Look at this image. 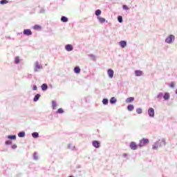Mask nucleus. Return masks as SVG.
Listing matches in <instances>:
<instances>
[{"mask_svg": "<svg viewBox=\"0 0 177 177\" xmlns=\"http://www.w3.org/2000/svg\"><path fill=\"white\" fill-rule=\"evenodd\" d=\"M148 114H149V117H154V109L149 108L148 109Z\"/></svg>", "mask_w": 177, "mask_h": 177, "instance_id": "7", "label": "nucleus"}, {"mask_svg": "<svg viewBox=\"0 0 177 177\" xmlns=\"http://www.w3.org/2000/svg\"><path fill=\"white\" fill-rule=\"evenodd\" d=\"M62 21H63V23H67V21H68V19L66 17H62L61 18Z\"/></svg>", "mask_w": 177, "mask_h": 177, "instance_id": "20", "label": "nucleus"}, {"mask_svg": "<svg viewBox=\"0 0 177 177\" xmlns=\"http://www.w3.org/2000/svg\"><path fill=\"white\" fill-rule=\"evenodd\" d=\"M166 143H165V140L162 139V140H159L158 141H157L154 145H153V150H157V149H158V147H161V146H165Z\"/></svg>", "mask_w": 177, "mask_h": 177, "instance_id": "1", "label": "nucleus"}, {"mask_svg": "<svg viewBox=\"0 0 177 177\" xmlns=\"http://www.w3.org/2000/svg\"><path fill=\"white\" fill-rule=\"evenodd\" d=\"M163 98L165 99V100H168V99H169V93H165V95L163 96Z\"/></svg>", "mask_w": 177, "mask_h": 177, "instance_id": "18", "label": "nucleus"}, {"mask_svg": "<svg viewBox=\"0 0 177 177\" xmlns=\"http://www.w3.org/2000/svg\"><path fill=\"white\" fill-rule=\"evenodd\" d=\"M98 20L100 23H104V21H106V19L103 17H98Z\"/></svg>", "mask_w": 177, "mask_h": 177, "instance_id": "28", "label": "nucleus"}, {"mask_svg": "<svg viewBox=\"0 0 177 177\" xmlns=\"http://www.w3.org/2000/svg\"><path fill=\"white\" fill-rule=\"evenodd\" d=\"M176 93L177 94V89L176 90Z\"/></svg>", "mask_w": 177, "mask_h": 177, "instance_id": "40", "label": "nucleus"}, {"mask_svg": "<svg viewBox=\"0 0 177 177\" xmlns=\"http://www.w3.org/2000/svg\"><path fill=\"white\" fill-rule=\"evenodd\" d=\"M135 100V98L133 97H130L127 98L126 103H131V102H133Z\"/></svg>", "mask_w": 177, "mask_h": 177, "instance_id": "13", "label": "nucleus"}, {"mask_svg": "<svg viewBox=\"0 0 177 177\" xmlns=\"http://www.w3.org/2000/svg\"><path fill=\"white\" fill-rule=\"evenodd\" d=\"M57 113L58 114H63V113H64V111L63 110V109L59 108V109L57 111Z\"/></svg>", "mask_w": 177, "mask_h": 177, "instance_id": "25", "label": "nucleus"}, {"mask_svg": "<svg viewBox=\"0 0 177 177\" xmlns=\"http://www.w3.org/2000/svg\"><path fill=\"white\" fill-rule=\"evenodd\" d=\"M39 97H41V95L39 94H37L35 97H34V102H37V100L39 99Z\"/></svg>", "mask_w": 177, "mask_h": 177, "instance_id": "21", "label": "nucleus"}, {"mask_svg": "<svg viewBox=\"0 0 177 177\" xmlns=\"http://www.w3.org/2000/svg\"><path fill=\"white\" fill-rule=\"evenodd\" d=\"M6 145H12V141H10V140L6 141Z\"/></svg>", "mask_w": 177, "mask_h": 177, "instance_id": "37", "label": "nucleus"}, {"mask_svg": "<svg viewBox=\"0 0 177 177\" xmlns=\"http://www.w3.org/2000/svg\"><path fill=\"white\" fill-rule=\"evenodd\" d=\"M1 5H6V3H9V1L8 0H1L0 1Z\"/></svg>", "mask_w": 177, "mask_h": 177, "instance_id": "22", "label": "nucleus"}, {"mask_svg": "<svg viewBox=\"0 0 177 177\" xmlns=\"http://www.w3.org/2000/svg\"><path fill=\"white\" fill-rule=\"evenodd\" d=\"M41 89H42V91H46V89H48V84H43L41 85Z\"/></svg>", "mask_w": 177, "mask_h": 177, "instance_id": "17", "label": "nucleus"}, {"mask_svg": "<svg viewBox=\"0 0 177 177\" xmlns=\"http://www.w3.org/2000/svg\"><path fill=\"white\" fill-rule=\"evenodd\" d=\"M74 71L76 74H80L81 73V68L79 66H76L74 68Z\"/></svg>", "mask_w": 177, "mask_h": 177, "instance_id": "11", "label": "nucleus"}, {"mask_svg": "<svg viewBox=\"0 0 177 177\" xmlns=\"http://www.w3.org/2000/svg\"><path fill=\"white\" fill-rule=\"evenodd\" d=\"M41 27L39 25H35L33 26V30H41Z\"/></svg>", "mask_w": 177, "mask_h": 177, "instance_id": "24", "label": "nucleus"}, {"mask_svg": "<svg viewBox=\"0 0 177 177\" xmlns=\"http://www.w3.org/2000/svg\"><path fill=\"white\" fill-rule=\"evenodd\" d=\"M65 49L66 50H68V52H71V50H73V45L71 44H67L65 46Z\"/></svg>", "mask_w": 177, "mask_h": 177, "instance_id": "9", "label": "nucleus"}, {"mask_svg": "<svg viewBox=\"0 0 177 177\" xmlns=\"http://www.w3.org/2000/svg\"><path fill=\"white\" fill-rule=\"evenodd\" d=\"M135 74H136V77H140L142 75L143 72H142V71H136Z\"/></svg>", "mask_w": 177, "mask_h": 177, "instance_id": "12", "label": "nucleus"}, {"mask_svg": "<svg viewBox=\"0 0 177 177\" xmlns=\"http://www.w3.org/2000/svg\"><path fill=\"white\" fill-rule=\"evenodd\" d=\"M170 88H175V82H171L170 83Z\"/></svg>", "mask_w": 177, "mask_h": 177, "instance_id": "35", "label": "nucleus"}, {"mask_svg": "<svg viewBox=\"0 0 177 177\" xmlns=\"http://www.w3.org/2000/svg\"><path fill=\"white\" fill-rule=\"evenodd\" d=\"M133 109H134V106H133V105H132V104H129V105H128V106H127V110H129V111H133Z\"/></svg>", "mask_w": 177, "mask_h": 177, "instance_id": "16", "label": "nucleus"}, {"mask_svg": "<svg viewBox=\"0 0 177 177\" xmlns=\"http://www.w3.org/2000/svg\"><path fill=\"white\" fill-rule=\"evenodd\" d=\"M107 74L109 78H113V77H114V71H113V69H109L107 71Z\"/></svg>", "mask_w": 177, "mask_h": 177, "instance_id": "6", "label": "nucleus"}, {"mask_svg": "<svg viewBox=\"0 0 177 177\" xmlns=\"http://www.w3.org/2000/svg\"><path fill=\"white\" fill-rule=\"evenodd\" d=\"M120 45L122 48H125V46H127V41H120Z\"/></svg>", "mask_w": 177, "mask_h": 177, "instance_id": "14", "label": "nucleus"}, {"mask_svg": "<svg viewBox=\"0 0 177 177\" xmlns=\"http://www.w3.org/2000/svg\"><path fill=\"white\" fill-rule=\"evenodd\" d=\"M41 69V65H39V63L36 62L35 64V71H39V70Z\"/></svg>", "mask_w": 177, "mask_h": 177, "instance_id": "10", "label": "nucleus"}, {"mask_svg": "<svg viewBox=\"0 0 177 177\" xmlns=\"http://www.w3.org/2000/svg\"><path fill=\"white\" fill-rule=\"evenodd\" d=\"M116 102H117V99H115V97H113L111 98L110 103H111L113 104Z\"/></svg>", "mask_w": 177, "mask_h": 177, "instance_id": "19", "label": "nucleus"}, {"mask_svg": "<svg viewBox=\"0 0 177 177\" xmlns=\"http://www.w3.org/2000/svg\"><path fill=\"white\" fill-rule=\"evenodd\" d=\"M33 91H37V86H33Z\"/></svg>", "mask_w": 177, "mask_h": 177, "instance_id": "39", "label": "nucleus"}, {"mask_svg": "<svg viewBox=\"0 0 177 177\" xmlns=\"http://www.w3.org/2000/svg\"><path fill=\"white\" fill-rule=\"evenodd\" d=\"M149 142V139L142 138V140H140L139 147H143L146 146V145H148Z\"/></svg>", "mask_w": 177, "mask_h": 177, "instance_id": "2", "label": "nucleus"}, {"mask_svg": "<svg viewBox=\"0 0 177 177\" xmlns=\"http://www.w3.org/2000/svg\"><path fill=\"white\" fill-rule=\"evenodd\" d=\"M130 149H131V150H136V149H138V145H136V142H131L130 143Z\"/></svg>", "mask_w": 177, "mask_h": 177, "instance_id": "4", "label": "nucleus"}, {"mask_svg": "<svg viewBox=\"0 0 177 177\" xmlns=\"http://www.w3.org/2000/svg\"><path fill=\"white\" fill-rule=\"evenodd\" d=\"M162 96H163L162 93H160L157 95V97H158V99H161V97H162Z\"/></svg>", "mask_w": 177, "mask_h": 177, "instance_id": "34", "label": "nucleus"}, {"mask_svg": "<svg viewBox=\"0 0 177 177\" xmlns=\"http://www.w3.org/2000/svg\"><path fill=\"white\" fill-rule=\"evenodd\" d=\"M102 103H103V104H108V103H109V100H107V99H103V100H102Z\"/></svg>", "mask_w": 177, "mask_h": 177, "instance_id": "32", "label": "nucleus"}, {"mask_svg": "<svg viewBox=\"0 0 177 177\" xmlns=\"http://www.w3.org/2000/svg\"><path fill=\"white\" fill-rule=\"evenodd\" d=\"M57 106V105L56 104V101H52V107L53 110L56 109Z\"/></svg>", "mask_w": 177, "mask_h": 177, "instance_id": "23", "label": "nucleus"}, {"mask_svg": "<svg viewBox=\"0 0 177 177\" xmlns=\"http://www.w3.org/2000/svg\"><path fill=\"white\" fill-rule=\"evenodd\" d=\"M93 146L95 147V149H99L100 147V142L97 140L93 141Z\"/></svg>", "mask_w": 177, "mask_h": 177, "instance_id": "5", "label": "nucleus"}, {"mask_svg": "<svg viewBox=\"0 0 177 177\" xmlns=\"http://www.w3.org/2000/svg\"><path fill=\"white\" fill-rule=\"evenodd\" d=\"M123 9H124V10H129V8H128V7L127 6V5H124V6H123Z\"/></svg>", "mask_w": 177, "mask_h": 177, "instance_id": "36", "label": "nucleus"}, {"mask_svg": "<svg viewBox=\"0 0 177 177\" xmlns=\"http://www.w3.org/2000/svg\"><path fill=\"white\" fill-rule=\"evenodd\" d=\"M136 113H138V114H142V109H140V108L137 109Z\"/></svg>", "mask_w": 177, "mask_h": 177, "instance_id": "31", "label": "nucleus"}, {"mask_svg": "<svg viewBox=\"0 0 177 177\" xmlns=\"http://www.w3.org/2000/svg\"><path fill=\"white\" fill-rule=\"evenodd\" d=\"M175 39V36H174L173 35H169V37H168L166 39H165V42H167V44H172V41H174Z\"/></svg>", "mask_w": 177, "mask_h": 177, "instance_id": "3", "label": "nucleus"}, {"mask_svg": "<svg viewBox=\"0 0 177 177\" xmlns=\"http://www.w3.org/2000/svg\"><path fill=\"white\" fill-rule=\"evenodd\" d=\"M118 20L119 23H122V16H118Z\"/></svg>", "mask_w": 177, "mask_h": 177, "instance_id": "33", "label": "nucleus"}, {"mask_svg": "<svg viewBox=\"0 0 177 177\" xmlns=\"http://www.w3.org/2000/svg\"><path fill=\"white\" fill-rule=\"evenodd\" d=\"M18 136L19 138H24V136H26V133L24 131L19 132Z\"/></svg>", "mask_w": 177, "mask_h": 177, "instance_id": "15", "label": "nucleus"}, {"mask_svg": "<svg viewBox=\"0 0 177 177\" xmlns=\"http://www.w3.org/2000/svg\"><path fill=\"white\" fill-rule=\"evenodd\" d=\"M32 138H38L39 136V134L37 132H34L32 133Z\"/></svg>", "mask_w": 177, "mask_h": 177, "instance_id": "27", "label": "nucleus"}, {"mask_svg": "<svg viewBox=\"0 0 177 177\" xmlns=\"http://www.w3.org/2000/svg\"><path fill=\"white\" fill-rule=\"evenodd\" d=\"M100 15H102V10H97L95 11V16H100Z\"/></svg>", "mask_w": 177, "mask_h": 177, "instance_id": "26", "label": "nucleus"}, {"mask_svg": "<svg viewBox=\"0 0 177 177\" xmlns=\"http://www.w3.org/2000/svg\"><path fill=\"white\" fill-rule=\"evenodd\" d=\"M15 62L16 64H17L20 62V59L19 58V57H16L15 58Z\"/></svg>", "mask_w": 177, "mask_h": 177, "instance_id": "29", "label": "nucleus"}, {"mask_svg": "<svg viewBox=\"0 0 177 177\" xmlns=\"http://www.w3.org/2000/svg\"><path fill=\"white\" fill-rule=\"evenodd\" d=\"M8 139L13 140H15V139H16V136H8Z\"/></svg>", "mask_w": 177, "mask_h": 177, "instance_id": "30", "label": "nucleus"}, {"mask_svg": "<svg viewBox=\"0 0 177 177\" xmlns=\"http://www.w3.org/2000/svg\"><path fill=\"white\" fill-rule=\"evenodd\" d=\"M32 32L30 29L24 30V35H32Z\"/></svg>", "mask_w": 177, "mask_h": 177, "instance_id": "8", "label": "nucleus"}, {"mask_svg": "<svg viewBox=\"0 0 177 177\" xmlns=\"http://www.w3.org/2000/svg\"><path fill=\"white\" fill-rule=\"evenodd\" d=\"M17 145H13L12 146V149H17Z\"/></svg>", "mask_w": 177, "mask_h": 177, "instance_id": "38", "label": "nucleus"}]
</instances>
